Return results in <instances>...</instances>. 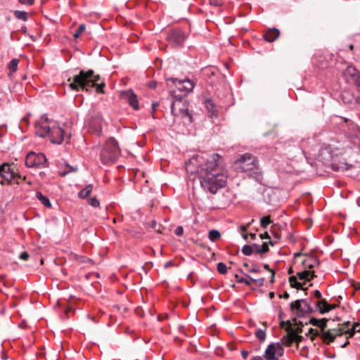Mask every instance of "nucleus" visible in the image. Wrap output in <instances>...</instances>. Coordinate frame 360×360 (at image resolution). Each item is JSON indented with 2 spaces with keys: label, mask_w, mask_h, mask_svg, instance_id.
Segmentation results:
<instances>
[{
  "label": "nucleus",
  "mask_w": 360,
  "mask_h": 360,
  "mask_svg": "<svg viewBox=\"0 0 360 360\" xmlns=\"http://www.w3.org/2000/svg\"><path fill=\"white\" fill-rule=\"evenodd\" d=\"M99 75H95L93 70L88 71L80 70L78 75L70 77L68 79L69 86L74 91H89V88L96 87L97 93H103V88L105 86L104 82L97 84L101 80Z\"/></svg>",
  "instance_id": "1"
},
{
  "label": "nucleus",
  "mask_w": 360,
  "mask_h": 360,
  "mask_svg": "<svg viewBox=\"0 0 360 360\" xmlns=\"http://www.w3.org/2000/svg\"><path fill=\"white\" fill-rule=\"evenodd\" d=\"M227 175L224 172L219 161H216V165L202 172V176L200 178V185L204 190L212 194H215L226 183Z\"/></svg>",
  "instance_id": "2"
},
{
  "label": "nucleus",
  "mask_w": 360,
  "mask_h": 360,
  "mask_svg": "<svg viewBox=\"0 0 360 360\" xmlns=\"http://www.w3.org/2000/svg\"><path fill=\"white\" fill-rule=\"evenodd\" d=\"M221 156L217 153L198 154L192 156L185 162L186 170L191 174H198L199 179L202 176V172L216 165V161H220Z\"/></svg>",
  "instance_id": "3"
},
{
  "label": "nucleus",
  "mask_w": 360,
  "mask_h": 360,
  "mask_svg": "<svg viewBox=\"0 0 360 360\" xmlns=\"http://www.w3.org/2000/svg\"><path fill=\"white\" fill-rule=\"evenodd\" d=\"M239 165L242 172H250V176L254 177L258 182H261L263 176L259 168L258 160L250 153H245L240 156L236 162Z\"/></svg>",
  "instance_id": "4"
},
{
  "label": "nucleus",
  "mask_w": 360,
  "mask_h": 360,
  "mask_svg": "<svg viewBox=\"0 0 360 360\" xmlns=\"http://www.w3.org/2000/svg\"><path fill=\"white\" fill-rule=\"evenodd\" d=\"M121 155L118 142L113 137L108 138L101 151V160L105 165L115 163Z\"/></svg>",
  "instance_id": "5"
},
{
  "label": "nucleus",
  "mask_w": 360,
  "mask_h": 360,
  "mask_svg": "<svg viewBox=\"0 0 360 360\" xmlns=\"http://www.w3.org/2000/svg\"><path fill=\"white\" fill-rule=\"evenodd\" d=\"M171 96L172 98V104H171V111L172 113L176 116L178 114H181L182 117H188L189 122H193L192 115L190 113L188 110L186 108H181V101L184 97L186 95H184V93H178L176 89H172L170 91Z\"/></svg>",
  "instance_id": "6"
},
{
  "label": "nucleus",
  "mask_w": 360,
  "mask_h": 360,
  "mask_svg": "<svg viewBox=\"0 0 360 360\" xmlns=\"http://www.w3.org/2000/svg\"><path fill=\"white\" fill-rule=\"evenodd\" d=\"M310 302L307 299L297 300L290 304L291 311L295 314L297 317H303L306 314H312L315 309L310 305Z\"/></svg>",
  "instance_id": "7"
},
{
  "label": "nucleus",
  "mask_w": 360,
  "mask_h": 360,
  "mask_svg": "<svg viewBox=\"0 0 360 360\" xmlns=\"http://www.w3.org/2000/svg\"><path fill=\"white\" fill-rule=\"evenodd\" d=\"M47 159L44 154L30 152L25 158V165L27 167H46Z\"/></svg>",
  "instance_id": "8"
},
{
  "label": "nucleus",
  "mask_w": 360,
  "mask_h": 360,
  "mask_svg": "<svg viewBox=\"0 0 360 360\" xmlns=\"http://www.w3.org/2000/svg\"><path fill=\"white\" fill-rule=\"evenodd\" d=\"M53 122H55L51 121L46 116H41L35 124L36 134L40 137L49 136L52 129Z\"/></svg>",
  "instance_id": "9"
},
{
  "label": "nucleus",
  "mask_w": 360,
  "mask_h": 360,
  "mask_svg": "<svg viewBox=\"0 0 360 360\" xmlns=\"http://www.w3.org/2000/svg\"><path fill=\"white\" fill-rule=\"evenodd\" d=\"M344 76L347 83L354 84L360 91V72L353 66H348Z\"/></svg>",
  "instance_id": "10"
},
{
  "label": "nucleus",
  "mask_w": 360,
  "mask_h": 360,
  "mask_svg": "<svg viewBox=\"0 0 360 360\" xmlns=\"http://www.w3.org/2000/svg\"><path fill=\"white\" fill-rule=\"evenodd\" d=\"M49 136L52 143L60 144L64 139V130L58 125L57 122H53L52 129Z\"/></svg>",
  "instance_id": "11"
},
{
  "label": "nucleus",
  "mask_w": 360,
  "mask_h": 360,
  "mask_svg": "<svg viewBox=\"0 0 360 360\" xmlns=\"http://www.w3.org/2000/svg\"><path fill=\"white\" fill-rule=\"evenodd\" d=\"M285 153L290 158H295L304 154V150L297 145L291 141L285 143Z\"/></svg>",
  "instance_id": "12"
},
{
  "label": "nucleus",
  "mask_w": 360,
  "mask_h": 360,
  "mask_svg": "<svg viewBox=\"0 0 360 360\" xmlns=\"http://www.w3.org/2000/svg\"><path fill=\"white\" fill-rule=\"evenodd\" d=\"M121 96L123 99L126 100L129 105L135 110L139 109V100L137 96L131 89L123 91L121 92Z\"/></svg>",
  "instance_id": "13"
},
{
  "label": "nucleus",
  "mask_w": 360,
  "mask_h": 360,
  "mask_svg": "<svg viewBox=\"0 0 360 360\" xmlns=\"http://www.w3.org/2000/svg\"><path fill=\"white\" fill-rule=\"evenodd\" d=\"M11 165L8 163H4L0 166V176L8 183H11L15 178V174L11 169Z\"/></svg>",
  "instance_id": "14"
},
{
  "label": "nucleus",
  "mask_w": 360,
  "mask_h": 360,
  "mask_svg": "<svg viewBox=\"0 0 360 360\" xmlns=\"http://www.w3.org/2000/svg\"><path fill=\"white\" fill-rule=\"evenodd\" d=\"M186 35L184 32H173L169 35V41L175 46H181L184 44Z\"/></svg>",
  "instance_id": "15"
},
{
  "label": "nucleus",
  "mask_w": 360,
  "mask_h": 360,
  "mask_svg": "<svg viewBox=\"0 0 360 360\" xmlns=\"http://www.w3.org/2000/svg\"><path fill=\"white\" fill-rule=\"evenodd\" d=\"M203 103L207 109L208 116L211 118L217 117L218 112L214 101L211 98H204Z\"/></svg>",
  "instance_id": "16"
},
{
  "label": "nucleus",
  "mask_w": 360,
  "mask_h": 360,
  "mask_svg": "<svg viewBox=\"0 0 360 360\" xmlns=\"http://www.w3.org/2000/svg\"><path fill=\"white\" fill-rule=\"evenodd\" d=\"M307 258L302 261V265L307 269H311L319 265L320 262L316 256L312 254H304Z\"/></svg>",
  "instance_id": "17"
},
{
  "label": "nucleus",
  "mask_w": 360,
  "mask_h": 360,
  "mask_svg": "<svg viewBox=\"0 0 360 360\" xmlns=\"http://www.w3.org/2000/svg\"><path fill=\"white\" fill-rule=\"evenodd\" d=\"M167 84L169 88L174 86L176 90L179 93H184V85L182 84L181 80L176 78H168L166 79Z\"/></svg>",
  "instance_id": "18"
},
{
  "label": "nucleus",
  "mask_w": 360,
  "mask_h": 360,
  "mask_svg": "<svg viewBox=\"0 0 360 360\" xmlns=\"http://www.w3.org/2000/svg\"><path fill=\"white\" fill-rule=\"evenodd\" d=\"M264 356L266 360H278V356H276V347L274 343H271L267 347Z\"/></svg>",
  "instance_id": "19"
},
{
  "label": "nucleus",
  "mask_w": 360,
  "mask_h": 360,
  "mask_svg": "<svg viewBox=\"0 0 360 360\" xmlns=\"http://www.w3.org/2000/svg\"><path fill=\"white\" fill-rule=\"evenodd\" d=\"M319 336H321L323 342L326 345H329L330 343L334 342L336 338V335H334L332 329L320 332Z\"/></svg>",
  "instance_id": "20"
},
{
  "label": "nucleus",
  "mask_w": 360,
  "mask_h": 360,
  "mask_svg": "<svg viewBox=\"0 0 360 360\" xmlns=\"http://www.w3.org/2000/svg\"><path fill=\"white\" fill-rule=\"evenodd\" d=\"M280 32L276 28H271L267 30L264 34V39L268 42L274 41L279 36Z\"/></svg>",
  "instance_id": "21"
},
{
  "label": "nucleus",
  "mask_w": 360,
  "mask_h": 360,
  "mask_svg": "<svg viewBox=\"0 0 360 360\" xmlns=\"http://www.w3.org/2000/svg\"><path fill=\"white\" fill-rule=\"evenodd\" d=\"M297 276L300 280L310 281L313 280L315 277H316V275L315 274L314 271L304 270L303 271L297 272Z\"/></svg>",
  "instance_id": "22"
},
{
  "label": "nucleus",
  "mask_w": 360,
  "mask_h": 360,
  "mask_svg": "<svg viewBox=\"0 0 360 360\" xmlns=\"http://www.w3.org/2000/svg\"><path fill=\"white\" fill-rule=\"evenodd\" d=\"M269 244L272 246L274 245V243L272 241H269V243L264 242L262 243L261 247L257 243H253L254 248H257L256 254L262 255V254L268 252L269 251Z\"/></svg>",
  "instance_id": "23"
},
{
  "label": "nucleus",
  "mask_w": 360,
  "mask_h": 360,
  "mask_svg": "<svg viewBox=\"0 0 360 360\" xmlns=\"http://www.w3.org/2000/svg\"><path fill=\"white\" fill-rule=\"evenodd\" d=\"M182 84L184 85V95H188L191 92L194 88V82L188 79H184L181 80Z\"/></svg>",
  "instance_id": "24"
},
{
  "label": "nucleus",
  "mask_w": 360,
  "mask_h": 360,
  "mask_svg": "<svg viewBox=\"0 0 360 360\" xmlns=\"http://www.w3.org/2000/svg\"><path fill=\"white\" fill-rule=\"evenodd\" d=\"M288 334L284 335L281 339V344L284 345L287 347L291 346L292 343L294 342L293 336H292V330L288 331Z\"/></svg>",
  "instance_id": "25"
},
{
  "label": "nucleus",
  "mask_w": 360,
  "mask_h": 360,
  "mask_svg": "<svg viewBox=\"0 0 360 360\" xmlns=\"http://www.w3.org/2000/svg\"><path fill=\"white\" fill-rule=\"evenodd\" d=\"M36 197L37 199L41 202V204H43L46 207H51V203L49 200V199L44 196L41 192H37Z\"/></svg>",
  "instance_id": "26"
},
{
  "label": "nucleus",
  "mask_w": 360,
  "mask_h": 360,
  "mask_svg": "<svg viewBox=\"0 0 360 360\" xmlns=\"http://www.w3.org/2000/svg\"><path fill=\"white\" fill-rule=\"evenodd\" d=\"M92 189H93L92 185L91 184H89L85 188H84L82 190H81L79 192L78 196L80 198L84 199V198H87L90 195V193L92 191Z\"/></svg>",
  "instance_id": "27"
},
{
  "label": "nucleus",
  "mask_w": 360,
  "mask_h": 360,
  "mask_svg": "<svg viewBox=\"0 0 360 360\" xmlns=\"http://www.w3.org/2000/svg\"><path fill=\"white\" fill-rule=\"evenodd\" d=\"M239 271L242 274H243L245 277L250 278L252 283H255L258 287H262L264 285V278H260L257 279L252 278L250 276L243 272L242 269H240Z\"/></svg>",
  "instance_id": "28"
},
{
  "label": "nucleus",
  "mask_w": 360,
  "mask_h": 360,
  "mask_svg": "<svg viewBox=\"0 0 360 360\" xmlns=\"http://www.w3.org/2000/svg\"><path fill=\"white\" fill-rule=\"evenodd\" d=\"M253 243L252 245H245L241 249V252L246 256H250L254 252Z\"/></svg>",
  "instance_id": "29"
},
{
  "label": "nucleus",
  "mask_w": 360,
  "mask_h": 360,
  "mask_svg": "<svg viewBox=\"0 0 360 360\" xmlns=\"http://www.w3.org/2000/svg\"><path fill=\"white\" fill-rule=\"evenodd\" d=\"M13 13L16 18H18L19 20H22L23 21L27 20L28 16H27V13L25 11L17 10V11H15Z\"/></svg>",
  "instance_id": "30"
},
{
  "label": "nucleus",
  "mask_w": 360,
  "mask_h": 360,
  "mask_svg": "<svg viewBox=\"0 0 360 360\" xmlns=\"http://www.w3.org/2000/svg\"><path fill=\"white\" fill-rule=\"evenodd\" d=\"M208 237L211 241L214 242L221 237V233L217 230H211L209 231Z\"/></svg>",
  "instance_id": "31"
},
{
  "label": "nucleus",
  "mask_w": 360,
  "mask_h": 360,
  "mask_svg": "<svg viewBox=\"0 0 360 360\" xmlns=\"http://www.w3.org/2000/svg\"><path fill=\"white\" fill-rule=\"evenodd\" d=\"M270 216H265L261 218L260 225L263 229H266L267 226L271 223Z\"/></svg>",
  "instance_id": "32"
},
{
  "label": "nucleus",
  "mask_w": 360,
  "mask_h": 360,
  "mask_svg": "<svg viewBox=\"0 0 360 360\" xmlns=\"http://www.w3.org/2000/svg\"><path fill=\"white\" fill-rule=\"evenodd\" d=\"M19 60L16 58L12 59L8 64V69L11 72H15L18 69Z\"/></svg>",
  "instance_id": "33"
},
{
  "label": "nucleus",
  "mask_w": 360,
  "mask_h": 360,
  "mask_svg": "<svg viewBox=\"0 0 360 360\" xmlns=\"http://www.w3.org/2000/svg\"><path fill=\"white\" fill-rule=\"evenodd\" d=\"M315 305H316V309H317L319 311L320 309H321V308H327V307H328L329 304L327 302V301L326 300L323 299V300H321L316 302Z\"/></svg>",
  "instance_id": "34"
},
{
  "label": "nucleus",
  "mask_w": 360,
  "mask_h": 360,
  "mask_svg": "<svg viewBox=\"0 0 360 360\" xmlns=\"http://www.w3.org/2000/svg\"><path fill=\"white\" fill-rule=\"evenodd\" d=\"M255 336L261 341L263 342L266 339V332L264 330L258 329L255 332Z\"/></svg>",
  "instance_id": "35"
},
{
  "label": "nucleus",
  "mask_w": 360,
  "mask_h": 360,
  "mask_svg": "<svg viewBox=\"0 0 360 360\" xmlns=\"http://www.w3.org/2000/svg\"><path fill=\"white\" fill-rule=\"evenodd\" d=\"M217 269L221 274H225L227 272V266L223 262H219L217 264Z\"/></svg>",
  "instance_id": "36"
},
{
  "label": "nucleus",
  "mask_w": 360,
  "mask_h": 360,
  "mask_svg": "<svg viewBox=\"0 0 360 360\" xmlns=\"http://www.w3.org/2000/svg\"><path fill=\"white\" fill-rule=\"evenodd\" d=\"M274 345H276V356L279 359V357L282 356L284 354L283 345L280 342L274 343Z\"/></svg>",
  "instance_id": "37"
},
{
  "label": "nucleus",
  "mask_w": 360,
  "mask_h": 360,
  "mask_svg": "<svg viewBox=\"0 0 360 360\" xmlns=\"http://www.w3.org/2000/svg\"><path fill=\"white\" fill-rule=\"evenodd\" d=\"M86 26L84 24H81L78 28L75 30L73 36L75 38H79L81 34L85 30Z\"/></svg>",
  "instance_id": "38"
},
{
  "label": "nucleus",
  "mask_w": 360,
  "mask_h": 360,
  "mask_svg": "<svg viewBox=\"0 0 360 360\" xmlns=\"http://www.w3.org/2000/svg\"><path fill=\"white\" fill-rule=\"evenodd\" d=\"M328 321V320L326 318H323L319 320L320 322L318 327L320 328V332L326 330V328H327Z\"/></svg>",
  "instance_id": "39"
},
{
  "label": "nucleus",
  "mask_w": 360,
  "mask_h": 360,
  "mask_svg": "<svg viewBox=\"0 0 360 360\" xmlns=\"http://www.w3.org/2000/svg\"><path fill=\"white\" fill-rule=\"evenodd\" d=\"M332 167L334 170L336 171H345L349 169L347 164H342L341 165H336L335 164H333Z\"/></svg>",
  "instance_id": "40"
},
{
  "label": "nucleus",
  "mask_w": 360,
  "mask_h": 360,
  "mask_svg": "<svg viewBox=\"0 0 360 360\" xmlns=\"http://www.w3.org/2000/svg\"><path fill=\"white\" fill-rule=\"evenodd\" d=\"M336 307L337 306L335 304H329L328 307H327V308L320 309L319 312H320V314H323L329 312L332 309H335Z\"/></svg>",
  "instance_id": "41"
},
{
  "label": "nucleus",
  "mask_w": 360,
  "mask_h": 360,
  "mask_svg": "<svg viewBox=\"0 0 360 360\" xmlns=\"http://www.w3.org/2000/svg\"><path fill=\"white\" fill-rule=\"evenodd\" d=\"M285 325L288 326V327L286 328L287 331H290V330H292V323H291V321L290 320H287L285 321H281L280 322V327L281 328H283Z\"/></svg>",
  "instance_id": "42"
},
{
  "label": "nucleus",
  "mask_w": 360,
  "mask_h": 360,
  "mask_svg": "<svg viewBox=\"0 0 360 360\" xmlns=\"http://www.w3.org/2000/svg\"><path fill=\"white\" fill-rule=\"evenodd\" d=\"M360 332V328L358 330H354V328L349 329L347 330L344 331L345 334L348 335V338H352L356 333Z\"/></svg>",
  "instance_id": "43"
},
{
  "label": "nucleus",
  "mask_w": 360,
  "mask_h": 360,
  "mask_svg": "<svg viewBox=\"0 0 360 360\" xmlns=\"http://www.w3.org/2000/svg\"><path fill=\"white\" fill-rule=\"evenodd\" d=\"M237 282L239 283H245L247 285H251L252 281H251V280L248 278H240L239 279L237 280Z\"/></svg>",
  "instance_id": "44"
},
{
  "label": "nucleus",
  "mask_w": 360,
  "mask_h": 360,
  "mask_svg": "<svg viewBox=\"0 0 360 360\" xmlns=\"http://www.w3.org/2000/svg\"><path fill=\"white\" fill-rule=\"evenodd\" d=\"M292 336H293L294 342H296L297 345L298 346L299 343L302 341L303 337L299 334H295L293 331H292Z\"/></svg>",
  "instance_id": "45"
},
{
  "label": "nucleus",
  "mask_w": 360,
  "mask_h": 360,
  "mask_svg": "<svg viewBox=\"0 0 360 360\" xmlns=\"http://www.w3.org/2000/svg\"><path fill=\"white\" fill-rule=\"evenodd\" d=\"M89 203L94 207H97L100 205L99 200L96 197L91 198Z\"/></svg>",
  "instance_id": "46"
},
{
  "label": "nucleus",
  "mask_w": 360,
  "mask_h": 360,
  "mask_svg": "<svg viewBox=\"0 0 360 360\" xmlns=\"http://www.w3.org/2000/svg\"><path fill=\"white\" fill-rule=\"evenodd\" d=\"M319 319L312 317L309 320L307 323H305V325L311 324L318 327L319 325Z\"/></svg>",
  "instance_id": "47"
},
{
  "label": "nucleus",
  "mask_w": 360,
  "mask_h": 360,
  "mask_svg": "<svg viewBox=\"0 0 360 360\" xmlns=\"http://www.w3.org/2000/svg\"><path fill=\"white\" fill-rule=\"evenodd\" d=\"M308 334H311L312 335L311 340H314V338L315 337H318L320 335V331H318L317 330H315V329L311 328H309V330L308 331Z\"/></svg>",
  "instance_id": "48"
},
{
  "label": "nucleus",
  "mask_w": 360,
  "mask_h": 360,
  "mask_svg": "<svg viewBox=\"0 0 360 360\" xmlns=\"http://www.w3.org/2000/svg\"><path fill=\"white\" fill-rule=\"evenodd\" d=\"M332 330L336 337L342 336L345 333L342 328H333Z\"/></svg>",
  "instance_id": "49"
},
{
  "label": "nucleus",
  "mask_w": 360,
  "mask_h": 360,
  "mask_svg": "<svg viewBox=\"0 0 360 360\" xmlns=\"http://www.w3.org/2000/svg\"><path fill=\"white\" fill-rule=\"evenodd\" d=\"M174 233L177 236H181L183 235L184 233V228L183 226H178L176 229L174 230Z\"/></svg>",
  "instance_id": "50"
},
{
  "label": "nucleus",
  "mask_w": 360,
  "mask_h": 360,
  "mask_svg": "<svg viewBox=\"0 0 360 360\" xmlns=\"http://www.w3.org/2000/svg\"><path fill=\"white\" fill-rule=\"evenodd\" d=\"M292 288H296L297 290H302L304 291L307 290V288H304L303 287V284L300 283V282H297Z\"/></svg>",
  "instance_id": "51"
},
{
  "label": "nucleus",
  "mask_w": 360,
  "mask_h": 360,
  "mask_svg": "<svg viewBox=\"0 0 360 360\" xmlns=\"http://www.w3.org/2000/svg\"><path fill=\"white\" fill-rule=\"evenodd\" d=\"M297 282V276H291L289 278V283H290L291 287H292Z\"/></svg>",
  "instance_id": "52"
},
{
  "label": "nucleus",
  "mask_w": 360,
  "mask_h": 360,
  "mask_svg": "<svg viewBox=\"0 0 360 360\" xmlns=\"http://www.w3.org/2000/svg\"><path fill=\"white\" fill-rule=\"evenodd\" d=\"M30 257V255L27 252H22L20 253V256H19V258L20 259H22V260H25V261H27Z\"/></svg>",
  "instance_id": "53"
},
{
  "label": "nucleus",
  "mask_w": 360,
  "mask_h": 360,
  "mask_svg": "<svg viewBox=\"0 0 360 360\" xmlns=\"http://www.w3.org/2000/svg\"><path fill=\"white\" fill-rule=\"evenodd\" d=\"M211 5L214 6H220L222 5V0H210Z\"/></svg>",
  "instance_id": "54"
},
{
  "label": "nucleus",
  "mask_w": 360,
  "mask_h": 360,
  "mask_svg": "<svg viewBox=\"0 0 360 360\" xmlns=\"http://www.w3.org/2000/svg\"><path fill=\"white\" fill-rule=\"evenodd\" d=\"M313 295L314 297L317 298L318 300H321L322 299L321 293L319 290H316L314 291Z\"/></svg>",
  "instance_id": "55"
},
{
  "label": "nucleus",
  "mask_w": 360,
  "mask_h": 360,
  "mask_svg": "<svg viewBox=\"0 0 360 360\" xmlns=\"http://www.w3.org/2000/svg\"><path fill=\"white\" fill-rule=\"evenodd\" d=\"M19 1L22 4L32 5L34 0H19Z\"/></svg>",
  "instance_id": "56"
},
{
  "label": "nucleus",
  "mask_w": 360,
  "mask_h": 360,
  "mask_svg": "<svg viewBox=\"0 0 360 360\" xmlns=\"http://www.w3.org/2000/svg\"><path fill=\"white\" fill-rule=\"evenodd\" d=\"M158 83L155 81H151L148 83V86L150 89H155L157 87Z\"/></svg>",
  "instance_id": "57"
},
{
  "label": "nucleus",
  "mask_w": 360,
  "mask_h": 360,
  "mask_svg": "<svg viewBox=\"0 0 360 360\" xmlns=\"http://www.w3.org/2000/svg\"><path fill=\"white\" fill-rule=\"evenodd\" d=\"M249 271L251 273H258L260 270L256 265H253L252 268L250 269Z\"/></svg>",
  "instance_id": "58"
},
{
  "label": "nucleus",
  "mask_w": 360,
  "mask_h": 360,
  "mask_svg": "<svg viewBox=\"0 0 360 360\" xmlns=\"http://www.w3.org/2000/svg\"><path fill=\"white\" fill-rule=\"evenodd\" d=\"M259 237L261 239H270V236L267 232L260 234Z\"/></svg>",
  "instance_id": "59"
},
{
  "label": "nucleus",
  "mask_w": 360,
  "mask_h": 360,
  "mask_svg": "<svg viewBox=\"0 0 360 360\" xmlns=\"http://www.w3.org/2000/svg\"><path fill=\"white\" fill-rule=\"evenodd\" d=\"M174 265V262L172 260H170V261H168L167 262H166L165 264L164 267L165 269H167V268H169L170 266H173Z\"/></svg>",
  "instance_id": "60"
},
{
  "label": "nucleus",
  "mask_w": 360,
  "mask_h": 360,
  "mask_svg": "<svg viewBox=\"0 0 360 360\" xmlns=\"http://www.w3.org/2000/svg\"><path fill=\"white\" fill-rule=\"evenodd\" d=\"M289 297H290V295L287 292H285L283 295H279L280 298H283V299H285V300L288 299Z\"/></svg>",
  "instance_id": "61"
},
{
  "label": "nucleus",
  "mask_w": 360,
  "mask_h": 360,
  "mask_svg": "<svg viewBox=\"0 0 360 360\" xmlns=\"http://www.w3.org/2000/svg\"><path fill=\"white\" fill-rule=\"evenodd\" d=\"M248 354H249V353L248 351H246V350L241 351V355L243 359H247V357L248 356Z\"/></svg>",
  "instance_id": "62"
},
{
  "label": "nucleus",
  "mask_w": 360,
  "mask_h": 360,
  "mask_svg": "<svg viewBox=\"0 0 360 360\" xmlns=\"http://www.w3.org/2000/svg\"><path fill=\"white\" fill-rule=\"evenodd\" d=\"M293 332L295 334L301 333H302V327H297L295 330L293 329Z\"/></svg>",
  "instance_id": "63"
},
{
  "label": "nucleus",
  "mask_w": 360,
  "mask_h": 360,
  "mask_svg": "<svg viewBox=\"0 0 360 360\" xmlns=\"http://www.w3.org/2000/svg\"><path fill=\"white\" fill-rule=\"evenodd\" d=\"M250 360H264V359L260 356H252Z\"/></svg>",
  "instance_id": "64"
}]
</instances>
